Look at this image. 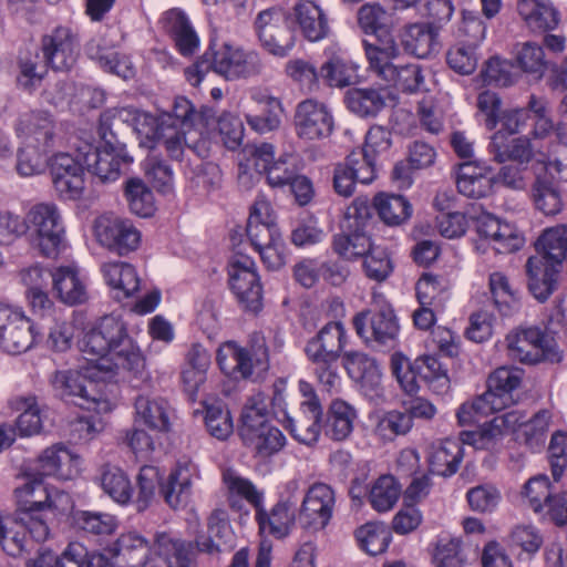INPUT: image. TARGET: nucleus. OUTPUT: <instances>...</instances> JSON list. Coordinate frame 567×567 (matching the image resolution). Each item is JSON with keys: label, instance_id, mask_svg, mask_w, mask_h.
<instances>
[{"label": "nucleus", "instance_id": "nucleus-1", "mask_svg": "<svg viewBox=\"0 0 567 567\" xmlns=\"http://www.w3.org/2000/svg\"><path fill=\"white\" fill-rule=\"evenodd\" d=\"M80 350L84 360L96 365L104 378H113L120 370L137 374L145 367L140 348L130 338L124 321L115 315L100 318L84 333Z\"/></svg>", "mask_w": 567, "mask_h": 567}, {"label": "nucleus", "instance_id": "nucleus-2", "mask_svg": "<svg viewBox=\"0 0 567 567\" xmlns=\"http://www.w3.org/2000/svg\"><path fill=\"white\" fill-rule=\"evenodd\" d=\"M110 551L117 565L124 567H190L189 549L185 543L168 534L156 536L151 547L144 536L136 532L122 534Z\"/></svg>", "mask_w": 567, "mask_h": 567}, {"label": "nucleus", "instance_id": "nucleus-3", "mask_svg": "<svg viewBox=\"0 0 567 567\" xmlns=\"http://www.w3.org/2000/svg\"><path fill=\"white\" fill-rule=\"evenodd\" d=\"M368 71L388 86L403 92L427 91L423 69L417 63H396L402 51L393 34H383L375 41H363Z\"/></svg>", "mask_w": 567, "mask_h": 567}, {"label": "nucleus", "instance_id": "nucleus-4", "mask_svg": "<svg viewBox=\"0 0 567 567\" xmlns=\"http://www.w3.org/2000/svg\"><path fill=\"white\" fill-rule=\"evenodd\" d=\"M96 365L86 362L79 370L55 371L50 383L58 395L83 410L96 413L111 411L107 381Z\"/></svg>", "mask_w": 567, "mask_h": 567}, {"label": "nucleus", "instance_id": "nucleus-5", "mask_svg": "<svg viewBox=\"0 0 567 567\" xmlns=\"http://www.w3.org/2000/svg\"><path fill=\"white\" fill-rule=\"evenodd\" d=\"M209 70L228 81L246 80L261 73L262 62L254 50L230 43L215 44L202 61L185 70V76L190 85L197 86Z\"/></svg>", "mask_w": 567, "mask_h": 567}, {"label": "nucleus", "instance_id": "nucleus-6", "mask_svg": "<svg viewBox=\"0 0 567 567\" xmlns=\"http://www.w3.org/2000/svg\"><path fill=\"white\" fill-rule=\"evenodd\" d=\"M18 522L31 524V537L35 542H44L49 536V526L43 512L64 511L70 504V496L53 487L44 485L41 480L33 478L16 489Z\"/></svg>", "mask_w": 567, "mask_h": 567}, {"label": "nucleus", "instance_id": "nucleus-7", "mask_svg": "<svg viewBox=\"0 0 567 567\" xmlns=\"http://www.w3.org/2000/svg\"><path fill=\"white\" fill-rule=\"evenodd\" d=\"M240 421V437L255 457L269 458L286 445V436L267 420V402L262 393L247 399Z\"/></svg>", "mask_w": 567, "mask_h": 567}, {"label": "nucleus", "instance_id": "nucleus-8", "mask_svg": "<svg viewBox=\"0 0 567 567\" xmlns=\"http://www.w3.org/2000/svg\"><path fill=\"white\" fill-rule=\"evenodd\" d=\"M22 220L25 224V233H30L32 243L41 255L54 258L64 248L63 217L54 203L34 204Z\"/></svg>", "mask_w": 567, "mask_h": 567}, {"label": "nucleus", "instance_id": "nucleus-9", "mask_svg": "<svg viewBox=\"0 0 567 567\" xmlns=\"http://www.w3.org/2000/svg\"><path fill=\"white\" fill-rule=\"evenodd\" d=\"M508 355L522 363H557L563 355L554 337L540 328H517L506 336Z\"/></svg>", "mask_w": 567, "mask_h": 567}, {"label": "nucleus", "instance_id": "nucleus-10", "mask_svg": "<svg viewBox=\"0 0 567 567\" xmlns=\"http://www.w3.org/2000/svg\"><path fill=\"white\" fill-rule=\"evenodd\" d=\"M353 328L367 344L392 347L400 326L393 308L381 295H373L372 308L353 317Z\"/></svg>", "mask_w": 567, "mask_h": 567}, {"label": "nucleus", "instance_id": "nucleus-11", "mask_svg": "<svg viewBox=\"0 0 567 567\" xmlns=\"http://www.w3.org/2000/svg\"><path fill=\"white\" fill-rule=\"evenodd\" d=\"M228 282L239 303L248 311L262 307V287L255 261L247 255L234 252L228 261Z\"/></svg>", "mask_w": 567, "mask_h": 567}, {"label": "nucleus", "instance_id": "nucleus-12", "mask_svg": "<svg viewBox=\"0 0 567 567\" xmlns=\"http://www.w3.org/2000/svg\"><path fill=\"white\" fill-rule=\"evenodd\" d=\"M37 330L22 308L0 303V350L8 354H21L30 350L37 340Z\"/></svg>", "mask_w": 567, "mask_h": 567}, {"label": "nucleus", "instance_id": "nucleus-13", "mask_svg": "<svg viewBox=\"0 0 567 567\" xmlns=\"http://www.w3.org/2000/svg\"><path fill=\"white\" fill-rule=\"evenodd\" d=\"M290 17L278 7L260 11L254 22V29L270 54L284 58L295 45V34L290 30Z\"/></svg>", "mask_w": 567, "mask_h": 567}, {"label": "nucleus", "instance_id": "nucleus-14", "mask_svg": "<svg viewBox=\"0 0 567 567\" xmlns=\"http://www.w3.org/2000/svg\"><path fill=\"white\" fill-rule=\"evenodd\" d=\"M216 360L225 374L246 379L251 375L254 365L267 368L268 350L265 339L255 336L249 349L240 348L235 342H226L217 350Z\"/></svg>", "mask_w": 567, "mask_h": 567}, {"label": "nucleus", "instance_id": "nucleus-15", "mask_svg": "<svg viewBox=\"0 0 567 567\" xmlns=\"http://www.w3.org/2000/svg\"><path fill=\"white\" fill-rule=\"evenodd\" d=\"M42 58L55 71H69L80 54L78 31L59 25L44 34L41 40Z\"/></svg>", "mask_w": 567, "mask_h": 567}, {"label": "nucleus", "instance_id": "nucleus-16", "mask_svg": "<svg viewBox=\"0 0 567 567\" xmlns=\"http://www.w3.org/2000/svg\"><path fill=\"white\" fill-rule=\"evenodd\" d=\"M94 235L103 247L118 255L137 249L141 243V233L131 220L109 215L95 219Z\"/></svg>", "mask_w": 567, "mask_h": 567}, {"label": "nucleus", "instance_id": "nucleus-17", "mask_svg": "<svg viewBox=\"0 0 567 567\" xmlns=\"http://www.w3.org/2000/svg\"><path fill=\"white\" fill-rule=\"evenodd\" d=\"M52 184L60 199L76 200L85 189L84 168L68 153L53 156L50 165Z\"/></svg>", "mask_w": 567, "mask_h": 567}, {"label": "nucleus", "instance_id": "nucleus-18", "mask_svg": "<svg viewBox=\"0 0 567 567\" xmlns=\"http://www.w3.org/2000/svg\"><path fill=\"white\" fill-rule=\"evenodd\" d=\"M295 127L300 138L308 141L324 138L333 131V116L324 103L307 99L297 104Z\"/></svg>", "mask_w": 567, "mask_h": 567}, {"label": "nucleus", "instance_id": "nucleus-19", "mask_svg": "<svg viewBox=\"0 0 567 567\" xmlns=\"http://www.w3.org/2000/svg\"><path fill=\"white\" fill-rule=\"evenodd\" d=\"M334 492L324 483L309 487L301 504L299 522L303 528L320 530L330 522L334 508Z\"/></svg>", "mask_w": 567, "mask_h": 567}, {"label": "nucleus", "instance_id": "nucleus-20", "mask_svg": "<svg viewBox=\"0 0 567 567\" xmlns=\"http://www.w3.org/2000/svg\"><path fill=\"white\" fill-rule=\"evenodd\" d=\"M168 115H159V123L155 133V140L174 161H182L186 152H193L203 156L204 142H200L196 131L183 130L171 126Z\"/></svg>", "mask_w": 567, "mask_h": 567}, {"label": "nucleus", "instance_id": "nucleus-21", "mask_svg": "<svg viewBox=\"0 0 567 567\" xmlns=\"http://www.w3.org/2000/svg\"><path fill=\"white\" fill-rule=\"evenodd\" d=\"M346 344V329L339 321H330L309 339L305 347L311 363L338 362Z\"/></svg>", "mask_w": 567, "mask_h": 567}, {"label": "nucleus", "instance_id": "nucleus-22", "mask_svg": "<svg viewBox=\"0 0 567 567\" xmlns=\"http://www.w3.org/2000/svg\"><path fill=\"white\" fill-rule=\"evenodd\" d=\"M282 401L284 398L281 393H276L272 399V405L275 409L278 408L280 412H282V419L280 421L284 423L285 427L299 443L305 445L315 444L320 435L322 408L313 403L303 405V409H300V415L295 419L281 406Z\"/></svg>", "mask_w": 567, "mask_h": 567}, {"label": "nucleus", "instance_id": "nucleus-23", "mask_svg": "<svg viewBox=\"0 0 567 567\" xmlns=\"http://www.w3.org/2000/svg\"><path fill=\"white\" fill-rule=\"evenodd\" d=\"M476 231L501 254L514 252L524 245V237L515 225L503 221L488 213L476 218Z\"/></svg>", "mask_w": 567, "mask_h": 567}, {"label": "nucleus", "instance_id": "nucleus-24", "mask_svg": "<svg viewBox=\"0 0 567 567\" xmlns=\"http://www.w3.org/2000/svg\"><path fill=\"white\" fill-rule=\"evenodd\" d=\"M199 478L198 466L189 461H178L168 475L166 484L162 485L161 494L169 507H184L190 499L193 485Z\"/></svg>", "mask_w": 567, "mask_h": 567}, {"label": "nucleus", "instance_id": "nucleus-25", "mask_svg": "<svg viewBox=\"0 0 567 567\" xmlns=\"http://www.w3.org/2000/svg\"><path fill=\"white\" fill-rule=\"evenodd\" d=\"M374 178L375 169L362 163L360 153H351L334 166L332 186L339 196L348 198L354 194L357 183L370 184Z\"/></svg>", "mask_w": 567, "mask_h": 567}, {"label": "nucleus", "instance_id": "nucleus-26", "mask_svg": "<svg viewBox=\"0 0 567 567\" xmlns=\"http://www.w3.org/2000/svg\"><path fill=\"white\" fill-rule=\"evenodd\" d=\"M79 456L62 443L47 447L35 461V474L71 480L78 474Z\"/></svg>", "mask_w": 567, "mask_h": 567}, {"label": "nucleus", "instance_id": "nucleus-27", "mask_svg": "<svg viewBox=\"0 0 567 567\" xmlns=\"http://www.w3.org/2000/svg\"><path fill=\"white\" fill-rule=\"evenodd\" d=\"M492 159L498 164L512 162L518 165H528L535 152L527 136L513 137L504 131H497L491 136L487 147Z\"/></svg>", "mask_w": 567, "mask_h": 567}, {"label": "nucleus", "instance_id": "nucleus-28", "mask_svg": "<svg viewBox=\"0 0 567 567\" xmlns=\"http://www.w3.org/2000/svg\"><path fill=\"white\" fill-rule=\"evenodd\" d=\"M130 163V157L123 148L105 146L92 148L83 155V164L102 183L116 181L122 172L123 165Z\"/></svg>", "mask_w": 567, "mask_h": 567}, {"label": "nucleus", "instance_id": "nucleus-29", "mask_svg": "<svg viewBox=\"0 0 567 567\" xmlns=\"http://www.w3.org/2000/svg\"><path fill=\"white\" fill-rule=\"evenodd\" d=\"M16 132L19 137L23 138V143L51 147L55 137V123L47 111H27L19 115Z\"/></svg>", "mask_w": 567, "mask_h": 567}, {"label": "nucleus", "instance_id": "nucleus-30", "mask_svg": "<svg viewBox=\"0 0 567 567\" xmlns=\"http://www.w3.org/2000/svg\"><path fill=\"white\" fill-rule=\"evenodd\" d=\"M295 519V502L290 498L280 499L270 511H266L262 504L256 509L260 533L277 539H282L291 533Z\"/></svg>", "mask_w": 567, "mask_h": 567}, {"label": "nucleus", "instance_id": "nucleus-31", "mask_svg": "<svg viewBox=\"0 0 567 567\" xmlns=\"http://www.w3.org/2000/svg\"><path fill=\"white\" fill-rule=\"evenodd\" d=\"M172 409L162 398L140 395L135 400L134 424L145 426L155 433H165L171 429Z\"/></svg>", "mask_w": 567, "mask_h": 567}, {"label": "nucleus", "instance_id": "nucleus-32", "mask_svg": "<svg viewBox=\"0 0 567 567\" xmlns=\"http://www.w3.org/2000/svg\"><path fill=\"white\" fill-rule=\"evenodd\" d=\"M561 265L546 259L544 256H532L526 264L528 288L534 297L546 300L555 289Z\"/></svg>", "mask_w": 567, "mask_h": 567}, {"label": "nucleus", "instance_id": "nucleus-33", "mask_svg": "<svg viewBox=\"0 0 567 567\" xmlns=\"http://www.w3.org/2000/svg\"><path fill=\"white\" fill-rule=\"evenodd\" d=\"M522 381L520 371L507 367L496 369L487 380V390L483 394H491L492 408L495 412H499L514 402L513 391L516 390Z\"/></svg>", "mask_w": 567, "mask_h": 567}, {"label": "nucleus", "instance_id": "nucleus-34", "mask_svg": "<svg viewBox=\"0 0 567 567\" xmlns=\"http://www.w3.org/2000/svg\"><path fill=\"white\" fill-rule=\"evenodd\" d=\"M517 11L530 32L545 33L557 28L559 12L550 0H519Z\"/></svg>", "mask_w": 567, "mask_h": 567}, {"label": "nucleus", "instance_id": "nucleus-35", "mask_svg": "<svg viewBox=\"0 0 567 567\" xmlns=\"http://www.w3.org/2000/svg\"><path fill=\"white\" fill-rule=\"evenodd\" d=\"M51 280L53 291L61 302L75 306L87 300L86 285L75 267L55 268L51 274Z\"/></svg>", "mask_w": 567, "mask_h": 567}, {"label": "nucleus", "instance_id": "nucleus-36", "mask_svg": "<svg viewBox=\"0 0 567 567\" xmlns=\"http://www.w3.org/2000/svg\"><path fill=\"white\" fill-rule=\"evenodd\" d=\"M489 168L473 162L458 165L456 172V187L461 194L470 198H483L493 189L494 178L488 175Z\"/></svg>", "mask_w": 567, "mask_h": 567}, {"label": "nucleus", "instance_id": "nucleus-37", "mask_svg": "<svg viewBox=\"0 0 567 567\" xmlns=\"http://www.w3.org/2000/svg\"><path fill=\"white\" fill-rule=\"evenodd\" d=\"M403 49L419 59L429 58L439 50L437 31L431 23H412L401 33Z\"/></svg>", "mask_w": 567, "mask_h": 567}, {"label": "nucleus", "instance_id": "nucleus-38", "mask_svg": "<svg viewBox=\"0 0 567 567\" xmlns=\"http://www.w3.org/2000/svg\"><path fill=\"white\" fill-rule=\"evenodd\" d=\"M290 23H297L303 37L311 42L320 41L329 32L324 14L311 1L299 2L295 6Z\"/></svg>", "mask_w": 567, "mask_h": 567}, {"label": "nucleus", "instance_id": "nucleus-39", "mask_svg": "<svg viewBox=\"0 0 567 567\" xmlns=\"http://www.w3.org/2000/svg\"><path fill=\"white\" fill-rule=\"evenodd\" d=\"M530 194L536 209L544 215H556L563 208L560 189L551 175L537 174Z\"/></svg>", "mask_w": 567, "mask_h": 567}, {"label": "nucleus", "instance_id": "nucleus-40", "mask_svg": "<svg viewBox=\"0 0 567 567\" xmlns=\"http://www.w3.org/2000/svg\"><path fill=\"white\" fill-rule=\"evenodd\" d=\"M461 460V443L456 440H444L431 446L429 468L432 474L451 476L456 473Z\"/></svg>", "mask_w": 567, "mask_h": 567}, {"label": "nucleus", "instance_id": "nucleus-41", "mask_svg": "<svg viewBox=\"0 0 567 567\" xmlns=\"http://www.w3.org/2000/svg\"><path fill=\"white\" fill-rule=\"evenodd\" d=\"M347 234L336 235L332 240V250L346 261L365 259L375 246L367 230L347 229Z\"/></svg>", "mask_w": 567, "mask_h": 567}, {"label": "nucleus", "instance_id": "nucleus-42", "mask_svg": "<svg viewBox=\"0 0 567 567\" xmlns=\"http://www.w3.org/2000/svg\"><path fill=\"white\" fill-rule=\"evenodd\" d=\"M102 272L106 284L116 291V297L128 298L140 289L135 268L123 261L105 262Z\"/></svg>", "mask_w": 567, "mask_h": 567}, {"label": "nucleus", "instance_id": "nucleus-43", "mask_svg": "<svg viewBox=\"0 0 567 567\" xmlns=\"http://www.w3.org/2000/svg\"><path fill=\"white\" fill-rule=\"evenodd\" d=\"M228 501L233 508H240V502L244 499L257 509L264 502V493L259 491L251 481L243 477L233 470H226L223 473Z\"/></svg>", "mask_w": 567, "mask_h": 567}, {"label": "nucleus", "instance_id": "nucleus-44", "mask_svg": "<svg viewBox=\"0 0 567 567\" xmlns=\"http://www.w3.org/2000/svg\"><path fill=\"white\" fill-rule=\"evenodd\" d=\"M343 365L349 377L362 386L374 388L381 379V371L374 358L359 351L343 354Z\"/></svg>", "mask_w": 567, "mask_h": 567}, {"label": "nucleus", "instance_id": "nucleus-45", "mask_svg": "<svg viewBox=\"0 0 567 567\" xmlns=\"http://www.w3.org/2000/svg\"><path fill=\"white\" fill-rule=\"evenodd\" d=\"M165 28L172 34L178 51L190 55L198 47V38L189 24L187 17L179 10L173 9L165 14Z\"/></svg>", "mask_w": 567, "mask_h": 567}, {"label": "nucleus", "instance_id": "nucleus-46", "mask_svg": "<svg viewBox=\"0 0 567 567\" xmlns=\"http://www.w3.org/2000/svg\"><path fill=\"white\" fill-rule=\"evenodd\" d=\"M31 524L18 522V513L10 517L0 514V545L10 556H18L27 548V533L31 536Z\"/></svg>", "mask_w": 567, "mask_h": 567}, {"label": "nucleus", "instance_id": "nucleus-47", "mask_svg": "<svg viewBox=\"0 0 567 567\" xmlns=\"http://www.w3.org/2000/svg\"><path fill=\"white\" fill-rule=\"evenodd\" d=\"M358 22L364 33L375 35L374 41L383 34H391L393 25L392 14L377 2H368L359 8Z\"/></svg>", "mask_w": 567, "mask_h": 567}, {"label": "nucleus", "instance_id": "nucleus-48", "mask_svg": "<svg viewBox=\"0 0 567 567\" xmlns=\"http://www.w3.org/2000/svg\"><path fill=\"white\" fill-rule=\"evenodd\" d=\"M357 417L354 409L342 400H334L331 403L327 421V434L334 441L347 439L352 430Z\"/></svg>", "mask_w": 567, "mask_h": 567}, {"label": "nucleus", "instance_id": "nucleus-49", "mask_svg": "<svg viewBox=\"0 0 567 567\" xmlns=\"http://www.w3.org/2000/svg\"><path fill=\"white\" fill-rule=\"evenodd\" d=\"M373 204L380 218L391 226L402 224L412 213L410 203L401 195L379 194Z\"/></svg>", "mask_w": 567, "mask_h": 567}, {"label": "nucleus", "instance_id": "nucleus-50", "mask_svg": "<svg viewBox=\"0 0 567 567\" xmlns=\"http://www.w3.org/2000/svg\"><path fill=\"white\" fill-rule=\"evenodd\" d=\"M515 61L517 66L535 80H540L547 70V60L542 45L527 41L517 47Z\"/></svg>", "mask_w": 567, "mask_h": 567}, {"label": "nucleus", "instance_id": "nucleus-51", "mask_svg": "<svg viewBox=\"0 0 567 567\" xmlns=\"http://www.w3.org/2000/svg\"><path fill=\"white\" fill-rule=\"evenodd\" d=\"M537 247L546 259L563 265L567 254V226L556 225L543 231Z\"/></svg>", "mask_w": 567, "mask_h": 567}, {"label": "nucleus", "instance_id": "nucleus-52", "mask_svg": "<svg viewBox=\"0 0 567 567\" xmlns=\"http://www.w3.org/2000/svg\"><path fill=\"white\" fill-rule=\"evenodd\" d=\"M415 368L419 378L426 382L434 393L442 395L449 392L450 378L436 358L432 355L419 358L415 360Z\"/></svg>", "mask_w": 567, "mask_h": 567}, {"label": "nucleus", "instance_id": "nucleus-53", "mask_svg": "<svg viewBox=\"0 0 567 567\" xmlns=\"http://www.w3.org/2000/svg\"><path fill=\"white\" fill-rule=\"evenodd\" d=\"M72 523L76 528L92 535H110L117 527L116 518L103 512L75 511Z\"/></svg>", "mask_w": 567, "mask_h": 567}, {"label": "nucleus", "instance_id": "nucleus-54", "mask_svg": "<svg viewBox=\"0 0 567 567\" xmlns=\"http://www.w3.org/2000/svg\"><path fill=\"white\" fill-rule=\"evenodd\" d=\"M357 68L342 55H332L320 68V76L330 86L351 85L357 76Z\"/></svg>", "mask_w": 567, "mask_h": 567}, {"label": "nucleus", "instance_id": "nucleus-55", "mask_svg": "<svg viewBox=\"0 0 567 567\" xmlns=\"http://www.w3.org/2000/svg\"><path fill=\"white\" fill-rule=\"evenodd\" d=\"M125 197L131 212L141 217H150L155 212V200L152 190L140 178L126 182Z\"/></svg>", "mask_w": 567, "mask_h": 567}, {"label": "nucleus", "instance_id": "nucleus-56", "mask_svg": "<svg viewBox=\"0 0 567 567\" xmlns=\"http://www.w3.org/2000/svg\"><path fill=\"white\" fill-rule=\"evenodd\" d=\"M349 110L360 116L377 115L385 105L384 97L373 89H355L347 93Z\"/></svg>", "mask_w": 567, "mask_h": 567}, {"label": "nucleus", "instance_id": "nucleus-57", "mask_svg": "<svg viewBox=\"0 0 567 567\" xmlns=\"http://www.w3.org/2000/svg\"><path fill=\"white\" fill-rule=\"evenodd\" d=\"M400 485L392 475L380 476L372 485L369 502L378 512L390 511L399 499Z\"/></svg>", "mask_w": 567, "mask_h": 567}, {"label": "nucleus", "instance_id": "nucleus-58", "mask_svg": "<svg viewBox=\"0 0 567 567\" xmlns=\"http://www.w3.org/2000/svg\"><path fill=\"white\" fill-rule=\"evenodd\" d=\"M392 145V134L383 126H372L367 135L362 151H358L362 157V163L369 164L375 169L378 156L386 154Z\"/></svg>", "mask_w": 567, "mask_h": 567}, {"label": "nucleus", "instance_id": "nucleus-59", "mask_svg": "<svg viewBox=\"0 0 567 567\" xmlns=\"http://www.w3.org/2000/svg\"><path fill=\"white\" fill-rule=\"evenodd\" d=\"M48 66L49 64L38 53L21 58L17 76L18 85L24 91H34L45 76Z\"/></svg>", "mask_w": 567, "mask_h": 567}, {"label": "nucleus", "instance_id": "nucleus-60", "mask_svg": "<svg viewBox=\"0 0 567 567\" xmlns=\"http://www.w3.org/2000/svg\"><path fill=\"white\" fill-rule=\"evenodd\" d=\"M103 491L116 503L126 504L132 497V485L126 474L118 467L107 466L101 476Z\"/></svg>", "mask_w": 567, "mask_h": 567}, {"label": "nucleus", "instance_id": "nucleus-61", "mask_svg": "<svg viewBox=\"0 0 567 567\" xmlns=\"http://www.w3.org/2000/svg\"><path fill=\"white\" fill-rule=\"evenodd\" d=\"M355 537L360 547L372 556L385 551L391 542V533L386 527L377 524L361 526L357 529Z\"/></svg>", "mask_w": 567, "mask_h": 567}, {"label": "nucleus", "instance_id": "nucleus-62", "mask_svg": "<svg viewBox=\"0 0 567 567\" xmlns=\"http://www.w3.org/2000/svg\"><path fill=\"white\" fill-rule=\"evenodd\" d=\"M50 147H40L38 144L23 143L19 150L17 171L21 176L41 174L47 165V153Z\"/></svg>", "mask_w": 567, "mask_h": 567}, {"label": "nucleus", "instance_id": "nucleus-63", "mask_svg": "<svg viewBox=\"0 0 567 567\" xmlns=\"http://www.w3.org/2000/svg\"><path fill=\"white\" fill-rule=\"evenodd\" d=\"M551 414L547 410L538 411L532 419L525 421L522 427L523 442L533 451L539 450L546 439Z\"/></svg>", "mask_w": 567, "mask_h": 567}, {"label": "nucleus", "instance_id": "nucleus-64", "mask_svg": "<svg viewBox=\"0 0 567 567\" xmlns=\"http://www.w3.org/2000/svg\"><path fill=\"white\" fill-rule=\"evenodd\" d=\"M145 174L158 192L167 194L173 190L174 173L165 159L158 155L151 154L145 159Z\"/></svg>", "mask_w": 567, "mask_h": 567}]
</instances>
